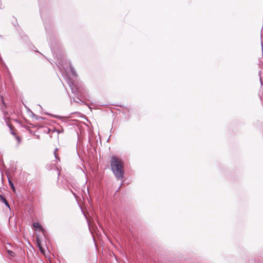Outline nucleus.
<instances>
[{
  "label": "nucleus",
  "mask_w": 263,
  "mask_h": 263,
  "mask_svg": "<svg viewBox=\"0 0 263 263\" xmlns=\"http://www.w3.org/2000/svg\"><path fill=\"white\" fill-rule=\"evenodd\" d=\"M110 165L114 174L117 179H122L124 174L122 161L117 157H113L111 160Z\"/></svg>",
  "instance_id": "1"
},
{
  "label": "nucleus",
  "mask_w": 263,
  "mask_h": 263,
  "mask_svg": "<svg viewBox=\"0 0 263 263\" xmlns=\"http://www.w3.org/2000/svg\"><path fill=\"white\" fill-rule=\"evenodd\" d=\"M33 226L35 231H43L42 227L38 222H34L33 223Z\"/></svg>",
  "instance_id": "2"
},
{
  "label": "nucleus",
  "mask_w": 263,
  "mask_h": 263,
  "mask_svg": "<svg viewBox=\"0 0 263 263\" xmlns=\"http://www.w3.org/2000/svg\"><path fill=\"white\" fill-rule=\"evenodd\" d=\"M1 199L2 201L5 203V204L9 208V205L8 202H7V200L2 196L0 195Z\"/></svg>",
  "instance_id": "3"
},
{
  "label": "nucleus",
  "mask_w": 263,
  "mask_h": 263,
  "mask_svg": "<svg viewBox=\"0 0 263 263\" xmlns=\"http://www.w3.org/2000/svg\"><path fill=\"white\" fill-rule=\"evenodd\" d=\"M68 84H69V86L71 87L72 92L76 93V91L75 90H74V89L73 88V83L71 82L70 81H69L68 82Z\"/></svg>",
  "instance_id": "4"
},
{
  "label": "nucleus",
  "mask_w": 263,
  "mask_h": 263,
  "mask_svg": "<svg viewBox=\"0 0 263 263\" xmlns=\"http://www.w3.org/2000/svg\"><path fill=\"white\" fill-rule=\"evenodd\" d=\"M8 253L9 254V255H10L12 257L14 256V255H15L14 252L12 251L8 250Z\"/></svg>",
  "instance_id": "5"
},
{
  "label": "nucleus",
  "mask_w": 263,
  "mask_h": 263,
  "mask_svg": "<svg viewBox=\"0 0 263 263\" xmlns=\"http://www.w3.org/2000/svg\"><path fill=\"white\" fill-rule=\"evenodd\" d=\"M9 183L10 186H11L12 189H13V190L14 191L15 189H14V186L12 182H11L10 180H9Z\"/></svg>",
  "instance_id": "6"
},
{
  "label": "nucleus",
  "mask_w": 263,
  "mask_h": 263,
  "mask_svg": "<svg viewBox=\"0 0 263 263\" xmlns=\"http://www.w3.org/2000/svg\"><path fill=\"white\" fill-rule=\"evenodd\" d=\"M70 69H71V72L73 74V75L75 76V73L73 69L71 67H70Z\"/></svg>",
  "instance_id": "7"
},
{
  "label": "nucleus",
  "mask_w": 263,
  "mask_h": 263,
  "mask_svg": "<svg viewBox=\"0 0 263 263\" xmlns=\"http://www.w3.org/2000/svg\"><path fill=\"white\" fill-rule=\"evenodd\" d=\"M40 250L41 251V252L44 254V250L42 249V247H40Z\"/></svg>",
  "instance_id": "8"
},
{
  "label": "nucleus",
  "mask_w": 263,
  "mask_h": 263,
  "mask_svg": "<svg viewBox=\"0 0 263 263\" xmlns=\"http://www.w3.org/2000/svg\"><path fill=\"white\" fill-rule=\"evenodd\" d=\"M57 150H58V149L57 148V149H55V151H54V155H55V158H57V155H56V153H56V151H57Z\"/></svg>",
  "instance_id": "9"
},
{
  "label": "nucleus",
  "mask_w": 263,
  "mask_h": 263,
  "mask_svg": "<svg viewBox=\"0 0 263 263\" xmlns=\"http://www.w3.org/2000/svg\"><path fill=\"white\" fill-rule=\"evenodd\" d=\"M59 68L61 69V70H62V68L59 66Z\"/></svg>",
  "instance_id": "10"
}]
</instances>
